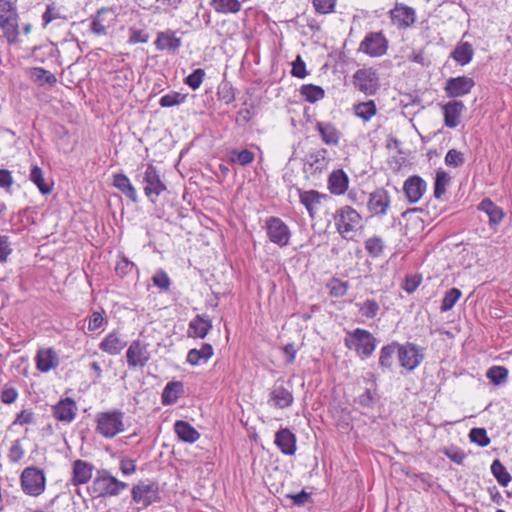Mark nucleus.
I'll return each instance as SVG.
<instances>
[{
	"instance_id": "nucleus-7",
	"label": "nucleus",
	"mask_w": 512,
	"mask_h": 512,
	"mask_svg": "<svg viewBox=\"0 0 512 512\" xmlns=\"http://www.w3.org/2000/svg\"><path fill=\"white\" fill-rule=\"evenodd\" d=\"M131 495L132 500L141 505L140 509H145L161 500L157 482H140L133 486Z\"/></svg>"
},
{
	"instance_id": "nucleus-59",
	"label": "nucleus",
	"mask_w": 512,
	"mask_h": 512,
	"mask_svg": "<svg viewBox=\"0 0 512 512\" xmlns=\"http://www.w3.org/2000/svg\"><path fill=\"white\" fill-rule=\"evenodd\" d=\"M25 451L21 445L20 439H16L12 442V445L8 452V459L11 463H18L24 457Z\"/></svg>"
},
{
	"instance_id": "nucleus-1",
	"label": "nucleus",
	"mask_w": 512,
	"mask_h": 512,
	"mask_svg": "<svg viewBox=\"0 0 512 512\" xmlns=\"http://www.w3.org/2000/svg\"><path fill=\"white\" fill-rule=\"evenodd\" d=\"M344 344L349 350H354L360 359L366 360L373 355L378 340L370 331L356 328L346 332Z\"/></svg>"
},
{
	"instance_id": "nucleus-4",
	"label": "nucleus",
	"mask_w": 512,
	"mask_h": 512,
	"mask_svg": "<svg viewBox=\"0 0 512 512\" xmlns=\"http://www.w3.org/2000/svg\"><path fill=\"white\" fill-rule=\"evenodd\" d=\"M123 418L120 410L100 412L96 415V431L105 438H113L124 431Z\"/></svg>"
},
{
	"instance_id": "nucleus-29",
	"label": "nucleus",
	"mask_w": 512,
	"mask_h": 512,
	"mask_svg": "<svg viewBox=\"0 0 512 512\" xmlns=\"http://www.w3.org/2000/svg\"><path fill=\"white\" fill-rule=\"evenodd\" d=\"M349 178L342 170H334L328 177V189L332 194H344L348 188Z\"/></svg>"
},
{
	"instance_id": "nucleus-58",
	"label": "nucleus",
	"mask_w": 512,
	"mask_h": 512,
	"mask_svg": "<svg viewBox=\"0 0 512 512\" xmlns=\"http://www.w3.org/2000/svg\"><path fill=\"white\" fill-rule=\"evenodd\" d=\"M442 452L452 462H454L458 465L462 464L464 459L466 458V455L463 452V450L456 446L445 447V448H443Z\"/></svg>"
},
{
	"instance_id": "nucleus-64",
	"label": "nucleus",
	"mask_w": 512,
	"mask_h": 512,
	"mask_svg": "<svg viewBox=\"0 0 512 512\" xmlns=\"http://www.w3.org/2000/svg\"><path fill=\"white\" fill-rule=\"evenodd\" d=\"M135 268V264L129 261L125 256H122L116 264V273L123 277L129 274Z\"/></svg>"
},
{
	"instance_id": "nucleus-12",
	"label": "nucleus",
	"mask_w": 512,
	"mask_h": 512,
	"mask_svg": "<svg viewBox=\"0 0 512 512\" xmlns=\"http://www.w3.org/2000/svg\"><path fill=\"white\" fill-rule=\"evenodd\" d=\"M473 78L466 75L450 77L444 86L445 95L452 100L468 95L475 86Z\"/></svg>"
},
{
	"instance_id": "nucleus-51",
	"label": "nucleus",
	"mask_w": 512,
	"mask_h": 512,
	"mask_svg": "<svg viewBox=\"0 0 512 512\" xmlns=\"http://www.w3.org/2000/svg\"><path fill=\"white\" fill-rule=\"evenodd\" d=\"M327 288L329 289V294L332 297L339 298L346 295L349 283L338 278H332V280L327 284Z\"/></svg>"
},
{
	"instance_id": "nucleus-27",
	"label": "nucleus",
	"mask_w": 512,
	"mask_h": 512,
	"mask_svg": "<svg viewBox=\"0 0 512 512\" xmlns=\"http://www.w3.org/2000/svg\"><path fill=\"white\" fill-rule=\"evenodd\" d=\"M126 341L119 332L109 333L99 344V349L109 355H118L126 346Z\"/></svg>"
},
{
	"instance_id": "nucleus-63",
	"label": "nucleus",
	"mask_w": 512,
	"mask_h": 512,
	"mask_svg": "<svg viewBox=\"0 0 512 512\" xmlns=\"http://www.w3.org/2000/svg\"><path fill=\"white\" fill-rule=\"evenodd\" d=\"M421 281H422V276L420 274L406 276L405 282L403 285V289L407 293L412 294L419 287V285L421 284Z\"/></svg>"
},
{
	"instance_id": "nucleus-11",
	"label": "nucleus",
	"mask_w": 512,
	"mask_h": 512,
	"mask_svg": "<svg viewBox=\"0 0 512 512\" xmlns=\"http://www.w3.org/2000/svg\"><path fill=\"white\" fill-rule=\"evenodd\" d=\"M329 164L328 150L326 148H318L311 151L305 160L304 173L306 178L317 177L327 170Z\"/></svg>"
},
{
	"instance_id": "nucleus-49",
	"label": "nucleus",
	"mask_w": 512,
	"mask_h": 512,
	"mask_svg": "<svg viewBox=\"0 0 512 512\" xmlns=\"http://www.w3.org/2000/svg\"><path fill=\"white\" fill-rule=\"evenodd\" d=\"M461 295L462 292L458 288H451L446 291L440 306L441 312H447L451 310Z\"/></svg>"
},
{
	"instance_id": "nucleus-40",
	"label": "nucleus",
	"mask_w": 512,
	"mask_h": 512,
	"mask_svg": "<svg viewBox=\"0 0 512 512\" xmlns=\"http://www.w3.org/2000/svg\"><path fill=\"white\" fill-rule=\"evenodd\" d=\"M300 94L309 103H315L325 97V91L321 86L304 84L300 88Z\"/></svg>"
},
{
	"instance_id": "nucleus-15",
	"label": "nucleus",
	"mask_w": 512,
	"mask_h": 512,
	"mask_svg": "<svg viewBox=\"0 0 512 512\" xmlns=\"http://www.w3.org/2000/svg\"><path fill=\"white\" fill-rule=\"evenodd\" d=\"M78 411L75 400L70 397L59 400L55 405L52 406L53 417L64 424H70L76 418Z\"/></svg>"
},
{
	"instance_id": "nucleus-46",
	"label": "nucleus",
	"mask_w": 512,
	"mask_h": 512,
	"mask_svg": "<svg viewBox=\"0 0 512 512\" xmlns=\"http://www.w3.org/2000/svg\"><path fill=\"white\" fill-rule=\"evenodd\" d=\"M384 247V241L380 236H372L365 241V250L373 258L381 256Z\"/></svg>"
},
{
	"instance_id": "nucleus-62",
	"label": "nucleus",
	"mask_w": 512,
	"mask_h": 512,
	"mask_svg": "<svg viewBox=\"0 0 512 512\" xmlns=\"http://www.w3.org/2000/svg\"><path fill=\"white\" fill-rule=\"evenodd\" d=\"M291 74L299 79H303L307 76L306 64L300 55H298L292 63Z\"/></svg>"
},
{
	"instance_id": "nucleus-56",
	"label": "nucleus",
	"mask_w": 512,
	"mask_h": 512,
	"mask_svg": "<svg viewBox=\"0 0 512 512\" xmlns=\"http://www.w3.org/2000/svg\"><path fill=\"white\" fill-rule=\"evenodd\" d=\"M152 282L157 288L167 291L171 286V280L163 269H158L152 277Z\"/></svg>"
},
{
	"instance_id": "nucleus-42",
	"label": "nucleus",
	"mask_w": 512,
	"mask_h": 512,
	"mask_svg": "<svg viewBox=\"0 0 512 512\" xmlns=\"http://www.w3.org/2000/svg\"><path fill=\"white\" fill-rule=\"evenodd\" d=\"M486 377L493 385L500 386L508 379V369L499 365L492 366L487 370Z\"/></svg>"
},
{
	"instance_id": "nucleus-55",
	"label": "nucleus",
	"mask_w": 512,
	"mask_h": 512,
	"mask_svg": "<svg viewBox=\"0 0 512 512\" xmlns=\"http://www.w3.org/2000/svg\"><path fill=\"white\" fill-rule=\"evenodd\" d=\"M186 97V95L181 94L179 92H172L163 95L159 100V104L161 107L165 108L173 107L183 103L186 100Z\"/></svg>"
},
{
	"instance_id": "nucleus-23",
	"label": "nucleus",
	"mask_w": 512,
	"mask_h": 512,
	"mask_svg": "<svg viewBox=\"0 0 512 512\" xmlns=\"http://www.w3.org/2000/svg\"><path fill=\"white\" fill-rule=\"evenodd\" d=\"M94 465L87 461L77 459L73 462L71 483L79 486L88 483L93 474Z\"/></svg>"
},
{
	"instance_id": "nucleus-48",
	"label": "nucleus",
	"mask_w": 512,
	"mask_h": 512,
	"mask_svg": "<svg viewBox=\"0 0 512 512\" xmlns=\"http://www.w3.org/2000/svg\"><path fill=\"white\" fill-rule=\"evenodd\" d=\"M254 158V153L248 149H243L241 151L234 149L230 152V161L241 166H246L252 163Z\"/></svg>"
},
{
	"instance_id": "nucleus-14",
	"label": "nucleus",
	"mask_w": 512,
	"mask_h": 512,
	"mask_svg": "<svg viewBox=\"0 0 512 512\" xmlns=\"http://www.w3.org/2000/svg\"><path fill=\"white\" fill-rule=\"evenodd\" d=\"M148 344L137 339L131 342L126 351V359L129 368L144 367L150 360Z\"/></svg>"
},
{
	"instance_id": "nucleus-5",
	"label": "nucleus",
	"mask_w": 512,
	"mask_h": 512,
	"mask_svg": "<svg viewBox=\"0 0 512 512\" xmlns=\"http://www.w3.org/2000/svg\"><path fill=\"white\" fill-rule=\"evenodd\" d=\"M20 485L26 495L33 497L41 495L46 487L44 470L35 466L24 468L20 476Z\"/></svg>"
},
{
	"instance_id": "nucleus-2",
	"label": "nucleus",
	"mask_w": 512,
	"mask_h": 512,
	"mask_svg": "<svg viewBox=\"0 0 512 512\" xmlns=\"http://www.w3.org/2000/svg\"><path fill=\"white\" fill-rule=\"evenodd\" d=\"M127 487V483L119 481L107 470L97 471V475L88 487V492L94 497L116 496Z\"/></svg>"
},
{
	"instance_id": "nucleus-57",
	"label": "nucleus",
	"mask_w": 512,
	"mask_h": 512,
	"mask_svg": "<svg viewBox=\"0 0 512 512\" xmlns=\"http://www.w3.org/2000/svg\"><path fill=\"white\" fill-rule=\"evenodd\" d=\"M205 76V71L201 68L195 69L191 74H189L185 79L184 83L188 85L191 89L196 90L200 87Z\"/></svg>"
},
{
	"instance_id": "nucleus-60",
	"label": "nucleus",
	"mask_w": 512,
	"mask_h": 512,
	"mask_svg": "<svg viewBox=\"0 0 512 512\" xmlns=\"http://www.w3.org/2000/svg\"><path fill=\"white\" fill-rule=\"evenodd\" d=\"M315 11L319 14H329L334 12L336 0H313Z\"/></svg>"
},
{
	"instance_id": "nucleus-54",
	"label": "nucleus",
	"mask_w": 512,
	"mask_h": 512,
	"mask_svg": "<svg viewBox=\"0 0 512 512\" xmlns=\"http://www.w3.org/2000/svg\"><path fill=\"white\" fill-rule=\"evenodd\" d=\"M217 96L219 100L230 104L235 101V90L229 82H222L218 86Z\"/></svg>"
},
{
	"instance_id": "nucleus-6",
	"label": "nucleus",
	"mask_w": 512,
	"mask_h": 512,
	"mask_svg": "<svg viewBox=\"0 0 512 512\" xmlns=\"http://www.w3.org/2000/svg\"><path fill=\"white\" fill-rule=\"evenodd\" d=\"M352 83L366 96L375 95L380 88L379 75L372 67L358 69L352 76Z\"/></svg>"
},
{
	"instance_id": "nucleus-25",
	"label": "nucleus",
	"mask_w": 512,
	"mask_h": 512,
	"mask_svg": "<svg viewBox=\"0 0 512 512\" xmlns=\"http://www.w3.org/2000/svg\"><path fill=\"white\" fill-rule=\"evenodd\" d=\"M36 367L46 373L59 364V358L53 348L39 349L35 357Z\"/></svg>"
},
{
	"instance_id": "nucleus-34",
	"label": "nucleus",
	"mask_w": 512,
	"mask_h": 512,
	"mask_svg": "<svg viewBox=\"0 0 512 512\" xmlns=\"http://www.w3.org/2000/svg\"><path fill=\"white\" fill-rule=\"evenodd\" d=\"M214 354L211 344L203 343L200 349H190L187 354V362L192 366H197L203 361L206 363Z\"/></svg>"
},
{
	"instance_id": "nucleus-47",
	"label": "nucleus",
	"mask_w": 512,
	"mask_h": 512,
	"mask_svg": "<svg viewBox=\"0 0 512 512\" xmlns=\"http://www.w3.org/2000/svg\"><path fill=\"white\" fill-rule=\"evenodd\" d=\"M356 306L359 313L368 319L375 318L380 310V306L375 299H366L362 303H356Z\"/></svg>"
},
{
	"instance_id": "nucleus-20",
	"label": "nucleus",
	"mask_w": 512,
	"mask_h": 512,
	"mask_svg": "<svg viewBox=\"0 0 512 512\" xmlns=\"http://www.w3.org/2000/svg\"><path fill=\"white\" fill-rule=\"evenodd\" d=\"M390 205V196L384 188L373 191L367 204L369 212L374 215H385Z\"/></svg>"
},
{
	"instance_id": "nucleus-22",
	"label": "nucleus",
	"mask_w": 512,
	"mask_h": 512,
	"mask_svg": "<svg viewBox=\"0 0 512 512\" xmlns=\"http://www.w3.org/2000/svg\"><path fill=\"white\" fill-rule=\"evenodd\" d=\"M154 45L159 51L175 53L181 47L182 40L176 36L175 31L167 29L157 33Z\"/></svg>"
},
{
	"instance_id": "nucleus-37",
	"label": "nucleus",
	"mask_w": 512,
	"mask_h": 512,
	"mask_svg": "<svg viewBox=\"0 0 512 512\" xmlns=\"http://www.w3.org/2000/svg\"><path fill=\"white\" fill-rule=\"evenodd\" d=\"M300 202L305 206L309 215L313 217L314 215V206L320 203V199L325 197L324 194L319 193L316 190L303 191L298 189Z\"/></svg>"
},
{
	"instance_id": "nucleus-35",
	"label": "nucleus",
	"mask_w": 512,
	"mask_h": 512,
	"mask_svg": "<svg viewBox=\"0 0 512 512\" xmlns=\"http://www.w3.org/2000/svg\"><path fill=\"white\" fill-rule=\"evenodd\" d=\"M184 393V385L180 381H171L163 389L161 398L164 405L174 404Z\"/></svg>"
},
{
	"instance_id": "nucleus-52",
	"label": "nucleus",
	"mask_w": 512,
	"mask_h": 512,
	"mask_svg": "<svg viewBox=\"0 0 512 512\" xmlns=\"http://www.w3.org/2000/svg\"><path fill=\"white\" fill-rule=\"evenodd\" d=\"M469 439L472 443L477 444L480 447H487L491 440L487 435V431L485 428H472L469 431Z\"/></svg>"
},
{
	"instance_id": "nucleus-16",
	"label": "nucleus",
	"mask_w": 512,
	"mask_h": 512,
	"mask_svg": "<svg viewBox=\"0 0 512 512\" xmlns=\"http://www.w3.org/2000/svg\"><path fill=\"white\" fill-rule=\"evenodd\" d=\"M392 22L400 29L411 27L416 21V12L412 7L396 4L390 11Z\"/></svg>"
},
{
	"instance_id": "nucleus-13",
	"label": "nucleus",
	"mask_w": 512,
	"mask_h": 512,
	"mask_svg": "<svg viewBox=\"0 0 512 512\" xmlns=\"http://www.w3.org/2000/svg\"><path fill=\"white\" fill-rule=\"evenodd\" d=\"M388 41L382 32H370L360 43L359 51L372 57H379L387 52Z\"/></svg>"
},
{
	"instance_id": "nucleus-30",
	"label": "nucleus",
	"mask_w": 512,
	"mask_h": 512,
	"mask_svg": "<svg viewBox=\"0 0 512 512\" xmlns=\"http://www.w3.org/2000/svg\"><path fill=\"white\" fill-rule=\"evenodd\" d=\"M398 354V342L394 341L384 345L379 352L378 366L383 373L391 371L394 364V356Z\"/></svg>"
},
{
	"instance_id": "nucleus-26",
	"label": "nucleus",
	"mask_w": 512,
	"mask_h": 512,
	"mask_svg": "<svg viewBox=\"0 0 512 512\" xmlns=\"http://www.w3.org/2000/svg\"><path fill=\"white\" fill-rule=\"evenodd\" d=\"M212 329V322L208 317L196 315L188 325V337L203 339Z\"/></svg>"
},
{
	"instance_id": "nucleus-18",
	"label": "nucleus",
	"mask_w": 512,
	"mask_h": 512,
	"mask_svg": "<svg viewBox=\"0 0 512 512\" xmlns=\"http://www.w3.org/2000/svg\"><path fill=\"white\" fill-rule=\"evenodd\" d=\"M427 188L426 182L418 175L408 177L403 185V192L410 203L418 202Z\"/></svg>"
},
{
	"instance_id": "nucleus-31",
	"label": "nucleus",
	"mask_w": 512,
	"mask_h": 512,
	"mask_svg": "<svg viewBox=\"0 0 512 512\" xmlns=\"http://www.w3.org/2000/svg\"><path fill=\"white\" fill-rule=\"evenodd\" d=\"M174 430L178 438L186 443H195L200 438V433L190 423L184 420L176 421Z\"/></svg>"
},
{
	"instance_id": "nucleus-39",
	"label": "nucleus",
	"mask_w": 512,
	"mask_h": 512,
	"mask_svg": "<svg viewBox=\"0 0 512 512\" xmlns=\"http://www.w3.org/2000/svg\"><path fill=\"white\" fill-rule=\"evenodd\" d=\"M30 77L35 83L41 86L45 83L54 86L57 83L56 76L42 67L32 68L30 70Z\"/></svg>"
},
{
	"instance_id": "nucleus-53",
	"label": "nucleus",
	"mask_w": 512,
	"mask_h": 512,
	"mask_svg": "<svg viewBox=\"0 0 512 512\" xmlns=\"http://www.w3.org/2000/svg\"><path fill=\"white\" fill-rule=\"evenodd\" d=\"M444 162L447 166L459 168L465 163L464 154L457 149H450L445 155Z\"/></svg>"
},
{
	"instance_id": "nucleus-41",
	"label": "nucleus",
	"mask_w": 512,
	"mask_h": 512,
	"mask_svg": "<svg viewBox=\"0 0 512 512\" xmlns=\"http://www.w3.org/2000/svg\"><path fill=\"white\" fill-rule=\"evenodd\" d=\"M354 113L357 117L363 121H369L377 113V107L373 100L367 102H361L354 105Z\"/></svg>"
},
{
	"instance_id": "nucleus-9",
	"label": "nucleus",
	"mask_w": 512,
	"mask_h": 512,
	"mask_svg": "<svg viewBox=\"0 0 512 512\" xmlns=\"http://www.w3.org/2000/svg\"><path fill=\"white\" fill-rule=\"evenodd\" d=\"M143 183L145 184L144 193L153 203L167 189L165 183L161 180L158 170L152 164H148L146 167Z\"/></svg>"
},
{
	"instance_id": "nucleus-45",
	"label": "nucleus",
	"mask_w": 512,
	"mask_h": 512,
	"mask_svg": "<svg viewBox=\"0 0 512 512\" xmlns=\"http://www.w3.org/2000/svg\"><path fill=\"white\" fill-rule=\"evenodd\" d=\"M29 178L37 186V188L43 195H47L51 192V185L47 184L44 181L43 171L37 165L32 167Z\"/></svg>"
},
{
	"instance_id": "nucleus-50",
	"label": "nucleus",
	"mask_w": 512,
	"mask_h": 512,
	"mask_svg": "<svg viewBox=\"0 0 512 512\" xmlns=\"http://www.w3.org/2000/svg\"><path fill=\"white\" fill-rule=\"evenodd\" d=\"M450 178L448 174L443 170H438L436 172L435 181H434V197L440 199L443 194L446 192V185L448 184Z\"/></svg>"
},
{
	"instance_id": "nucleus-32",
	"label": "nucleus",
	"mask_w": 512,
	"mask_h": 512,
	"mask_svg": "<svg viewBox=\"0 0 512 512\" xmlns=\"http://www.w3.org/2000/svg\"><path fill=\"white\" fill-rule=\"evenodd\" d=\"M0 29L9 44L16 43L19 36L18 15L1 19Z\"/></svg>"
},
{
	"instance_id": "nucleus-33",
	"label": "nucleus",
	"mask_w": 512,
	"mask_h": 512,
	"mask_svg": "<svg viewBox=\"0 0 512 512\" xmlns=\"http://www.w3.org/2000/svg\"><path fill=\"white\" fill-rule=\"evenodd\" d=\"M113 186L122 192L132 202H138L136 189L131 184L130 179L123 173H117L113 176Z\"/></svg>"
},
{
	"instance_id": "nucleus-17",
	"label": "nucleus",
	"mask_w": 512,
	"mask_h": 512,
	"mask_svg": "<svg viewBox=\"0 0 512 512\" xmlns=\"http://www.w3.org/2000/svg\"><path fill=\"white\" fill-rule=\"evenodd\" d=\"M477 209L487 215L490 229L497 231L498 226L505 217L504 210L495 204L490 198H484L478 204Z\"/></svg>"
},
{
	"instance_id": "nucleus-10",
	"label": "nucleus",
	"mask_w": 512,
	"mask_h": 512,
	"mask_svg": "<svg viewBox=\"0 0 512 512\" xmlns=\"http://www.w3.org/2000/svg\"><path fill=\"white\" fill-rule=\"evenodd\" d=\"M424 359V354L419 346L414 343H398V360L400 366L408 371L416 369Z\"/></svg>"
},
{
	"instance_id": "nucleus-43",
	"label": "nucleus",
	"mask_w": 512,
	"mask_h": 512,
	"mask_svg": "<svg viewBox=\"0 0 512 512\" xmlns=\"http://www.w3.org/2000/svg\"><path fill=\"white\" fill-rule=\"evenodd\" d=\"M211 5L215 11L223 14L237 13L241 9L239 0H212Z\"/></svg>"
},
{
	"instance_id": "nucleus-44",
	"label": "nucleus",
	"mask_w": 512,
	"mask_h": 512,
	"mask_svg": "<svg viewBox=\"0 0 512 512\" xmlns=\"http://www.w3.org/2000/svg\"><path fill=\"white\" fill-rule=\"evenodd\" d=\"M491 472L501 486L506 487L512 479L511 475L499 459H495L492 462Z\"/></svg>"
},
{
	"instance_id": "nucleus-36",
	"label": "nucleus",
	"mask_w": 512,
	"mask_h": 512,
	"mask_svg": "<svg viewBox=\"0 0 512 512\" xmlns=\"http://www.w3.org/2000/svg\"><path fill=\"white\" fill-rule=\"evenodd\" d=\"M474 49L469 42H460L451 52L450 57L459 65H467L473 58Z\"/></svg>"
},
{
	"instance_id": "nucleus-8",
	"label": "nucleus",
	"mask_w": 512,
	"mask_h": 512,
	"mask_svg": "<svg viewBox=\"0 0 512 512\" xmlns=\"http://www.w3.org/2000/svg\"><path fill=\"white\" fill-rule=\"evenodd\" d=\"M265 228L267 236L272 243L279 247H285L289 244L291 231L282 219L274 216L267 218Z\"/></svg>"
},
{
	"instance_id": "nucleus-3",
	"label": "nucleus",
	"mask_w": 512,
	"mask_h": 512,
	"mask_svg": "<svg viewBox=\"0 0 512 512\" xmlns=\"http://www.w3.org/2000/svg\"><path fill=\"white\" fill-rule=\"evenodd\" d=\"M338 233L347 240L353 239L358 228H361V215L351 206H343L334 214Z\"/></svg>"
},
{
	"instance_id": "nucleus-61",
	"label": "nucleus",
	"mask_w": 512,
	"mask_h": 512,
	"mask_svg": "<svg viewBox=\"0 0 512 512\" xmlns=\"http://www.w3.org/2000/svg\"><path fill=\"white\" fill-rule=\"evenodd\" d=\"M17 15V7L11 0H0V20Z\"/></svg>"
},
{
	"instance_id": "nucleus-19",
	"label": "nucleus",
	"mask_w": 512,
	"mask_h": 512,
	"mask_svg": "<svg viewBox=\"0 0 512 512\" xmlns=\"http://www.w3.org/2000/svg\"><path fill=\"white\" fill-rule=\"evenodd\" d=\"M444 124L448 128H456L460 123V117L465 110V105L460 100H450L441 106Z\"/></svg>"
},
{
	"instance_id": "nucleus-38",
	"label": "nucleus",
	"mask_w": 512,
	"mask_h": 512,
	"mask_svg": "<svg viewBox=\"0 0 512 512\" xmlns=\"http://www.w3.org/2000/svg\"><path fill=\"white\" fill-rule=\"evenodd\" d=\"M107 14H111V10L108 8L99 9L94 16L91 17L90 31L96 35H105L106 30V18Z\"/></svg>"
},
{
	"instance_id": "nucleus-24",
	"label": "nucleus",
	"mask_w": 512,
	"mask_h": 512,
	"mask_svg": "<svg viewBox=\"0 0 512 512\" xmlns=\"http://www.w3.org/2000/svg\"><path fill=\"white\" fill-rule=\"evenodd\" d=\"M296 436L288 428H281L275 434V445L285 455H294L296 452Z\"/></svg>"
},
{
	"instance_id": "nucleus-28",
	"label": "nucleus",
	"mask_w": 512,
	"mask_h": 512,
	"mask_svg": "<svg viewBox=\"0 0 512 512\" xmlns=\"http://www.w3.org/2000/svg\"><path fill=\"white\" fill-rule=\"evenodd\" d=\"M269 401H272L275 407L284 409L292 405L294 397L289 389L275 384L270 392Z\"/></svg>"
},
{
	"instance_id": "nucleus-21",
	"label": "nucleus",
	"mask_w": 512,
	"mask_h": 512,
	"mask_svg": "<svg viewBox=\"0 0 512 512\" xmlns=\"http://www.w3.org/2000/svg\"><path fill=\"white\" fill-rule=\"evenodd\" d=\"M321 140L328 146H338L342 138V132L331 122L317 121L315 125Z\"/></svg>"
}]
</instances>
